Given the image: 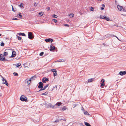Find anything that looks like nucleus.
<instances>
[{
	"label": "nucleus",
	"instance_id": "f257e3e1",
	"mask_svg": "<svg viewBox=\"0 0 126 126\" xmlns=\"http://www.w3.org/2000/svg\"><path fill=\"white\" fill-rule=\"evenodd\" d=\"M21 100L23 101H26L27 100V98L25 96L22 95L20 98Z\"/></svg>",
	"mask_w": 126,
	"mask_h": 126
},
{
	"label": "nucleus",
	"instance_id": "f03ea898",
	"mask_svg": "<svg viewBox=\"0 0 126 126\" xmlns=\"http://www.w3.org/2000/svg\"><path fill=\"white\" fill-rule=\"evenodd\" d=\"M28 33V38L30 39H33V37L32 36V32H29Z\"/></svg>",
	"mask_w": 126,
	"mask_h": 126
},
{
	"label": "nucleus",
	"instance_id": "7ed1b4c3",
	"mask_svg": "<svg viewBox=\"0 0 126 126\" xmlns=\"http://www.w3.org/2000/svg\"><path fill=\"white\" fill-rule=\"evenodd\" d=\"M0 60L1 61H7V60L5 59L4 57H3V56L2 54H0Z\"/></svg>",
	"mask_w": 126,
	"mask_h": 126
},
{
	"label": "nucleus",
	"instance_id": "20e7f679",
	"mask_svg": "<svg viewBox=\"0 0 126 126\" xmlns=\"http://www.w3.org/2000/svg\"><path fill=\"white\" fill-rule=\"evenodd\" d=\"M100 19H105L106 20L108 21L110 20V18L108 17H107L106 16H104L102 15L100 16Z\"/></svg>",
	"mask_w": 126,
	"mask_h": 126
},
{
	"label": "nucleus",
	"instance_id": "39448f33",
	"mask_svg": "<svg viewBox=\"0 0 126 126\" xmlns=\"http://www.w3.org/2000/svg\"><path fill=\"white\" fill-rule=\"evenodd\" d=\"M2 80L3 81H5V82H4L3 83V84H6L7 86H9L7 80L5 79H4L3 78L2 79Z\"/></svg>",
	"mask_w": 126,
	"mask_h": 126
},
{
	"label": "nucleus",
	"instance_id": "423d86ee",
	"mask_svg": "<svg viewBox=\"0 0 126 126\" xmlns=\"http://www.w3.org/2000/svg\"><path fill=\"white\" fill-rule=\"evenodd\" d=\"M51 70L52 72H53V76L54 77L55 76L57 75V71L55 69H51Z\"/></svg>",
	"mask_w": 126,
	"mask_h": 126
},
{
	"label": "nucleus",
	"instance_id": "0eeeda50",
	"mask_svg": "<svg viewBox=\"0 0 126 126\" xmlns=\"http://www.w3.org/2000/svg\"><path fill=\"white\" fill-rule=\"evenodd\" d=\"M50 47V48L49 49V50L50 51H54V50L55 48V46H53L52 44H51Z\"/></svg>",
	"mask_w": 126,
	"mask_h": 126
},
{
	"label": "nucleus",
	"instance_id": "6e6552de",
	"mask_svg": "<svg viewBox=\"0 0 126 126\" xmlns=\"http://www.w3.org/2000/svg\"><path fill=\"white\" fill-rule=\"evenodd\" d=\"M119 74L120 75L122 76L125 75L126 74V71H120L119 72Z\"/></svg>",
	"mask_w": 126,
	"mask_h": 126
},
{
	"label": "nucleus",
	"instance_id": "1a4fd4ad",
	"mask_svg": "<svg viewBox=\"0 0 126 126\" xmlns=\"http://www.w3.org/2000/svg\"><path fill=\"white\" fill-rule=\"evenodd\" d=\"M39 85L38 86V88H43V83L42 82H40L39 83Z\"/></svg>",
	"mask_w": 126,
	"mask_h": 126
},
{
	"label": "nucleus",
	"instance_id": "9d476101",
	"mask_svg": "<svg viewBox=\"0 0 126 126\" xmlns=\"http://www.w3.org/2000/svg\"><path fill=\"white\" fill-rule=\"evenodd\" d=\"M105 82V80L104 79H102L101 80V82L102 83H101V87H103L105 86V84L104 82Z\"/></svg>",
	"mask_w": 126,
	"mask_h": 126
},
{
	"label": "nucleus",
	"instance_id": "9b49d317",
	"mask_svg": "<svg viewBox=\"0 0 126 126\" xmlns=\"http://www.w3.org/2000/svg\"><path fill=\"white\" fill-rule=\"evenodd\" d=\"M16 55V52L15 51H12V54L11 56V57H14Z\"/></svg>",
	"mask_w": 126,
	"mask_h": 126
},
{
	"label": "nucleus",
	"instance_id": "f8f14e48",
	"mask_svg": "<svg viewBox=\"0 0 126 126\" xmlns=\"http://www.w3.org/2000/svg\"><path fill=\"white\" fill-rule=\"evenodd\" d=\"M42 81L44 83H45L46 81H48V79L47 78H43L42 80Z\"/></svg>",
	"mask_w": 126,
	"mask_h": 126
},
{
	"label": "nucleus",
	"instance_id": "ddd939ff",
	"mask_svg": "<svg viewBox=\"0 0 126 126\" xmlns=\"http://www.w3.org/2000/svg\"><path fill=\"white\" fill-rule=\"evenodd\" d=\"M117 7L119 11H121L123 8L120 5H118Z\"/></svg>",
	"mask_w": 126,
	"mask_h": 126
},
{
	"label": "nucleus",
	"instance_id": "4468645a",
	"mask_svg": "<svg viewBox=\"0 0 126 126\" xmlns=\"http://www.w3.org/2000/svg\"><path fill=\"white\" fill-rule=\"evenodd\" d=\"M36 78V76H34L32 77L31 78H30V79H31V80H35Z\"/></svg>",
	"mask_w": 126,
	"mask_h": 126
},
{
	"label": "nucleus",
	"instance_id": "2eb2a0df",
	"mask_svg": "<svg viewBox=\"0 0 126 126\" xmlns=\"http://www.w3.org/2000/svg\"><path fill=\"white\" fill-rule=\"evenodd\" d=\"M18 34L19 35H22L24 36H26L25 34L23 33L20 32L18 33Z\"/></svg>",
	"mask_w": 126,
	"mask_h": 126
},
{
	"label": "nucleus",
	"instance_id": "dca6fc26",
	"mask_svg": "<svg viewBox=\"0 0 126 126\" xmlns=\"http://www.w3.org/2000/svg\"><path fill=\"white\" fill-rule=\"evenodd\" d=\"M8 54V53L7 52H4L3 56V57L5 56L6 55H7Z\"/></svg>",
	"mask_w": 126,
	"mask_h": 126
},
{
	"label": "nucleus",
	"instance_id": "f3484780",
	"mask_svg": "<svg viewBox=\"0 0 126 126\" xmlns=\"http://www.w3.org/2000/svg\"><path fill=\"white\" fill-rule=\"evenodd\" d=\"M85 125L86 126H91L89 124L85 122H84Z\"/></svg>",
	"mask_w": 126,
	"mask_h": 126
},
{
	"label": "nucleus",
	"instance_id": "a211bd4d",
	"mask_svg": "<svg viewBox=\"0 0 126 126\" xmlns=\"http://www.w3.org/2000/svg\"><path fill=\"white\" fill-rule=\"evenodd\" d=\"M84 113V114H87V115H90L88 113V112H87L86 111L84 110L83 111Z\"/></svg>",
	"mask_w": 126,
	"mask_h": 126
},
{
	"label": "nucleus",
	"instance_id": "6ab92c4d",
	"mask_svg": "<svg viewBox=\"0 0 126 126\" xmlns=\"http://www.w3.org/2000/svg\"><path fill=\"white\" fill-rule=\"evenodd\" d=\"M50 38L48 39H46L45 40V41L46 42H50Z\"/></svg>",
	"mask_w": 126,
	"mask_h": 126
},
{
	"label": "nucleus",
	"instance_id": "aec40b11",
	"mask_svg": "<svg viewBox=\"0 0 126 126\" xmlns=\"http://www.w3.org/2000/svg\"><path fill=\"white\" fill-rule=\"evenodd\" d=\"M64 61L63 60L59 59L56 62H64Z\"/></svg>",
	"mask_w": 126,
	"mask_h": 126
},
{
	"label": "nucleus",
	"instance_id": "412c9836",
	"mask_svg": "<svg viewBox=\"0 0 126 126\" xmlns=\"http://www.w3.org/2000/svg\"><path fill=\"white\" fill-rule=\"evenodd\" d=\"M61 104V102H57L56 104H55L56 105H57L58 106H60Z\"/></svg>",
	"mask_w": 126,
	"mask_h": 126
},
{
	"label": "nucleus",
	"instance_id": "4be33fe9",
	"mask_svg": "<svg viewBox=\"0 0 126 126\" xmlns=\"http://www.w3.org/2000/svg\"><path fill=\"white\" fill-rule=\"evenodd\" d=\"M23 6V3H20V5H19V6L21 8H22Z\"/></svg>",
	"mask_w": 126,
	"mask_h": 126
},
{
	"label": "nucleus",
	"instance_id": "5701e85b",
	"mask_svg": "<svg viewBox=\"0 0 126 126\" xmlns=\"http://www.w3.org/2000/svg\"><path fill=\"white\" fill-rule=\"evenodd\" d=\"M48 85H49V84H47L45 86H44V88H43V89H44V90L45 89H46V88H47V87H48Z\"/></svg>",
	"mask_w": 126,
	"mask_h": 126
},
{
	"label": "nucleus",
	"instance_id": "b1692460",
	"mask_svg": "<svg viewBox=\"0 0 126 126\" xmlns=\"http://www.w3.org/2000/svg\"><path fill=\"white\" fill-rule=\"evenodd\" d=\"M51 104L50 103H49L47 105V108H50Z\"/></svg>",
	"mask_w": 126,
	"mask_h": 126
},
{
	"label": "nucleus",
	"instance_id": "393cba45",
	"mask_svg": "<svg viewBox=\"0 0 126 126\" xmlns=\"http://www.w3.org/2000/svg\"><path fill=\"white\" fill-rule=\"evenodd\" d=\"M21 65V63H18L16 64V66L17 67H19V66H20Z\"/></svg>",
	"mask_w": 126,
	"mask_h": 126
},
{
	"label": "nucleus",
	"instance_id": "a878e982",
	"mask_svg": "<svg viewBox=\"0 0 126 126\" xmlns=\"http://www.w3.org/2000/svg\"><path fill=\"white\" fill-rule=\"evenodd\" d=\"M88 82H92L93 81V79H88Z\"/></svg>",
	"mask_w": 126,
	"mask_h": 126
},
{
	"label": "nucleus",
	"instance_id": "bb28decb",
	"mask_svg": "<svg viewBox=\"0 0 126 126\" xmlns=\"http://www.w3.org/2000/svg\"><path fill=\"white\" fill-rule=\"evenodd\" d=\"M18 15H19V16L20 17V18H21L22 17V16L21 15V13L20 12L19 13Z\"/></svg>",
	"mask_w": 126,
	"mask_h": 126
},
{
	"label": "nucleus",
	"instance_id": "cd10ccee",
	"mask_svg": "<svg viewBox=\"0 0 126 126\" xmlns=\"http://www.w3.org/2000/svg\"><path fill=\"white\" fill-rule=\"evenodd\" d=\"M43 13L42 12H41L39 13V14L40 15V16H42V15H43Z\"/></svg>",
	"mask_w": 126,
	"mask_h": 126
},
{
	"label": "nucleus",
	"instance_id": "c85d7f7f",
	"mask_svg": "<svg viewBox=\"0 0 126 126\" xmlns=\"http://www.w3.org/2000/svg\"><path fill=\"white\" fill-rule=\"evenodd\" d=\"M34 122H39V119H38L37 120H36L35 119L34 120Z\"/></svg>",
	"mask_w": 126,
	"mask_h": 126
},
{
	"label": "nucleus",
	"instance_id": "c756f323",
	"mask_svg": "<svg viewBox=\"0 0 126 126\" xmlns=\"http://www.w3.org/2000/svg\"><path fill=\"white\" fill-rule=\"evenodd\" d=\"M17 39L19 40H21V38L20 36H17Z\"/></svg>",
	"mask_w": 126,
	"mask_h": 126
},
{
	"label": "nucleus",
	"instance_id": "7c9ffc66",
	"mask_svg": "<svg viewBox=\"0 0 126 126\" xmlns=\"http://www.w3.org/2000/svg\"><path fill=\"white\" fill-rule=\"evenodd\" d=\"M31 79H30L29 80H28L27 81V82L28 84H30V81H31Z\"/></svg>",
	"mask_w": 126,
	"mask_h": 126
},
{
	"label": "nucleus",
	"instance_id": "2f4dec72",
	"mask_svg": "<svg viewBox=\"0 0 126 126\" xmlns=\"http://www.w3.org/2000/svg\"><path fill=\"white\" fill-rule=\"evenodd\" d=\"M13 74L15 76H18V75L17 73L15 72H14L13 73Z\"/></svg>",
	"mask_w": 126,
	"mask_h": 126
},
{
	"label": "nucleus",
	"instance_id": "473e14b6",
	"mask_svg": "<svg viewBox=\"0 0 126 126\" xmlns=\"http://www.w3.org/2000/svg\"><path fill=\"white\" fill-rule=\"evenodd\" d=\"M44 53V52H42L40 53V54H39V55L40 56H42L43 55Z\"/></svg>",
	"mask_w": 126,
	"mask_h": 126
},
{
	"label": "nucleus",
	"instance_id": "72a5a7b5",
	"mask_svg": "<svg viewBox=\"0 0 126 126\" xmlns=\"http://www.w3.org/2000/svg\"><path fill=\"white\" fill-rule=\"evenodd\" d=\"M56 105H51V106L50 107V108H55V106Z\"/></svg>",
	"mask_w": 126,
	"mask_h": 126
},
{
	"label": "nucleus",
	"instance_id": "f704fd0d",
	"mask_svg": "<svg viewBox=\"0 0 126 126\" xmlns=\"http://www.w3.org/2000/svg\"><path fill=\"white\" fill-rule=\"evenodd\" d=\"M53 17L55 18H56L57 17V16L55 15L54 14L53 15Z\"/></svg>",
	"mask_w": 126,
	"mask_h": 126
},
{
	"label": "nucleus",
	"instance_id": "c9c22d12",
	"mask_svg": "<svg viewBox=\"0 0 126 126\" xmlns=\"http://www.w3.org/2000/svg\"><path fill=\"white\" fill-rule=\"evenodd\" d=\"M4 44L3 43V42H2L1 44H0V46H4Z\"/></svg>",
	"mask_w": 126,
	"mask_h": 126
},
{
	"label": "nucleus",
	"instance_id": "e433bc0d",
	"mask_svg": "<svg viewBox=\"0 0 126 126\" xmlns=\"http://www.w3.org/2000/svg\"><path fill=\"white\" fill-rule=\"evenodd\" d=\"M52 20L55 23H56L57 22V21L55 19H53Z\"/></svg>",
	"mask_w": 126,
	"mask_h": 126
},
{
	"label": "nucleus",
	"instance_id": "4c0bfd02",
	"mask_svg": "<svg viewBox=\"0 0 126 126\" xmlns=\"http://www.w3.org/2000/svg\"><path fill=\"white\" fill-rule=\"evenodd\" d=\"M38 4V3L36 2H35L34 3V5L35 6H37Z\"/></svg>",
	"mask_w": 126,
	"mask_h": 126
},
{
	"label": "nucleus",
	"instance_id": "58836bf2",
	"mask_svg": "<svg viewBox=\"0 0 126 126\" xmlns=\"http://www.w3.org/2000/svg\"><path fill=\"white\" fill-rule=\"evenodd\" d=\"M91 11H94V9L93 7H91Z\"/></svg>",
	"mask_w": 126,
	"mask_h": 126
},
{
	"label": "nucleus",
	"instance_id": "ea45409f",
	"mask_svg": "<svg viewBox=\"0 0 126 126\" xmlns=\"http://www.w3.org/2000/svg\"><path fill=\"white\" fill-rule=\"evenodd\" d=\"M18 19L16 18H12V20H17Z\"/></svg>",
	"mask_w": 126,
	"mask_h": 126
},
{
	"label": "nucleus",
	"instance_id": "a19ab883",
	"mask_svg": "<svg viewBox=\"0 0 126 126\" xmlns=\"http://www.w3.org/2000/svg\"><path fill=\"white\" fill-rule=\"evenodd\" d=\"M59 120H57L55 121L54 122H58L59 121Z\"/></svg>",
	"mask_w": 126,
	"mask_h": 126
},
{
	"label": "nucleus",
	"instance_id": "79ce46f5",
	"mask_svg": "<svg viewBox=\"0 0 126 126\" xmlns=\"http://www.w3.org/2000/svg\"><path fill=\"white\" fill-rule=\"evenodd\" d=\"M50 42H51V43H52L53 42V39H51V38H50Z\"/></svg>",
	"mask_w": 126,
	"mask_h": 126
},
{
	"label": "nucleus",
	"instance_id": "37998d69",
	"mask_svg": "<svg viewBox=\"0 0 126 126\" xmlns=\"http://www.w3.org/2000/svg\"><path fill=\"white\" fill-rule=\"evenodd\" d=\"M34 9L33 8H31V9L30 10V11H34Z\"/></svg>",
	"mask_w": 126,
	"mask_h": 126
},
{
	"label": "nucleus",
	"instance_id": "c03bdc74",
	"mask_svg": "<svg viewBox=\"0 0 126 126\" xmlns=\"http://www.w3.org/2000/svg\"><path fill=\"white\" fill-rule=\"evenodd\" d=\"M47 11H49L50 10V8L49 7H48L47 8Z\"/></svg>",
	"mask_w": 126,
	"mask_h": 126
},
{
	"label": "nucleus",
	"instance_id": "a18cd8bd",
	"mask_svg": "<svg viewBox=\"0 0 126 126\" xmlns=\"http://www.w3.org/2000/svg\"><path fill=\"white\" fill-rule=\"evenodd\" d=\"M44 90V89H43V88H41V89L39 90L38 91V92L42 90Z\"/></svg>",
	"mask_w": 126,
	"mask_h": 126
},
{
	"label": "nucleus",
	"instance_id": "49530a36",
	"mask_svg": "<svg viewBox=\"0 0 126 126\" xmlns=\"http://www.w3.org/2000/svg\"><path fill=\"white\" fill-rule=\"evenodd\" d=\"M27 64H25V63L24 64V66L25 67H27V66L26 65Z\"/></svg>",
	"mask_w": 126,
	"mask_h": 126
},
{
	"label": "nucleus",
	"instance_id": "de8ad7c7",
	"mask_svg": "<svg viewBox=\"0 0 126 126\" xmlns=\"http://www.w3.org/2000/svg\"><path fill=\"white\" fill-rule=\"evenodd\" d=\"M64 25L65 26H66L67 27H69V26L67 24H64Z\"/></svg>",
	"mask_w": 126,
	"mask_h": 126
},
{
	"label": "nucleus",
	"instance_id": "09e8293b",
	"mask_svg": "<svg viewBox=\"0 0 126 126\" xmlns=\"http://www.w3.org/2000/svg\"><path fill=\"white\" fill-rule=\"evenodd\" d=\"M45 93V95H47L48 94V92H46L45 93Z\"/></svg>",
	"mask_w": 126,
	"mask_h": 126
},
{
	"label": "nucleus",
	"instance_id": "8fccbe9b",
	"mask_svg": "<svg viewBox=\"0 0 126 126\" xmlns=\"http://www.w3.org/2000/svg\"><path fill=\"white\" fill-rule=\"evenodd\" d=\"M101 10H103L104 9V8L103 7H101Z\"/></svg>",
	"mask_w": 126,
	"mask_h": 126
},
{
	"label": "nucleus",
	"instance_id": "3c124183",
	"mask_svg": "<svg viewBox=\"0 0 126 126\" xmlns=\"http://www.w3.org/2000/svg\"><path fill=\"white\" fill-rule=\"evenodd\" d=\"M57 87V86H55L54 87H53V89H54L55 88H56V89Z\"/></svg>",
	"mask_w": 126,
	"mask_h": 126
},
{
	"label": "nucleus",
	"instance_id": "603ef678",
	"mask_svg": "<svg viewBox=\"0 0 126 126\" xmlns=\"http://www.w3.org/2000/svg\"><path fill=\"white\" fill-rule=\"evenodd\" d=\"M12 11H14V12H15V11L14 10V8H13V6H12Z\"/></svg>",
	"mask_w": 126,
	"mask_h": 126
},
{
	"label": "nucleus",
	"instance_id": "864d4df0",
	"mask_svg": "<svg viewBox=\"0 0 126 126\" xmlns=\"http://www.w3.org/2000/svg\"><path fill=\"white\" fill-rule=\"evenodd\" d=\"M65 108H63L62 109V110H65Z\"/></svg>",
	"mask_w": 126,
	"mask_h": 126
},
{
	"label": "nucleus",
	"instance_id": "5fc2aeb1",
	"mask_svg": "<svg viewBox=\"0 0 126 126\" xmlns=\"http://www.w3.org/2000/svg\"><path fill=\"white\" fill-rule=\"evenodd\" d=\"M71 16H72V17H73L74 16V14H71Z\"/></svg>",
	"mask_w": 126,
	"mask_h": 126
},
{
	"label": "nucleus",
	"instance_id": "6e6d98bb",
	"mask_svg": "<svg viewBox=\"0 0 126 126\" xmlns=\"http://www.w3.org/2000/svg\"><path fill=\"white\" fill-rule=\"evenodd\" d=\"M41 95H45V93H42V94H41Z\"/></svg>",
	"mask_w": 126,
	"mask_h": 126
},
{
	"label": "nucleus",
	"instance_id": "4d7b16f0",
	"mask_svg": "<svg viewBox=\"0 0 126 126\" xmlns=\"http://www.w3.org/2000/svg\"><path fill=\"white\" fill-rule=\"evenodd\" d=\"M103 6H105V5L104 4H103L102 5Z\"/></svg>",
	"mask_w": 126,
	"mask_h": 126
},
{
	"label": "nucleus",
	"instance_id": "13d9d810",
	"mask_svg": "<svg viewBox=\"0 0 126 126\" xmlns=\"http://www.w3.org/2000/svg\"><path fill=\"white\" fill-rule=\"evenodd\" d=\"M115 36V37H116L117 38V39L118 40H120L119 39H118V37H117L116 36Z\"/></svg>",
	"mask_w": 126,
	"mask_h": 126
},
{
	"label": "nucleus",
	"instance_id": "bf43d9fd",
	"mask_svg": "<svg viewBox=\"0 0 126 126\" xmlns=\"http://www.w3.org/2000/svg\"><path fill=\"white\" fill-rule=\"evenodd\" d=\"M48 53H47V54H45V55H48Z\"/></svg>",
	"mask_w": 126,
	"mask_h": 126
},
{
	"label": "nucleus",
	"instance_id": "052dcab7",
	"mask_svg": "<svg viewBox=\"0 0 126 126\" xmlns=\"http://www.w3.org/2000/svg\"><path fill=\"white\" fill-rule=\"evenodd\" d=\"M1 34L0 33V36H1Z\"/></svg>",
	"mask_w": 126,
	"mask_h": 126
},
{
	"label": "nucleus",
	"instance_id": "680f3d73",
	"mask_svg": "<svg viewBox=\"0 0 126 126\" xmlns=\"http://www.w3.org/2000/svg\"><path fill=\"white\" fill-rule=\"evenodd\" d=\"M69 15L70 16V15H71V14H70Z\"/></svg>",
	"mask_w": 126,
	"mask_h": 126
},
{
	"label": "nucleus",
	"instance_id": "e2e57ef3",
	"mask_svg": "<svg viewBox=\"0 0 126 126\" xmlns=\"http://www.w3.org/2000/svg\"><path fill=\"white\" fill-rule=\"evenodd\" d=\"M76 105H75V106H74V107H73V108H74L75 107H76Z\"/></svg>",
	"mask_w": 126,
	"mask_h": 126
},
{
	"label": "nucleus",
	"instance_id": "0e129e2a",
	"mask_svg": "<svg viewBox=\"0 0 126 126\" xmlns=\"http://www.w3.org/2000/svg\"><path fill=\"white\" fill-rule=\"evenodd\" d=\"M100 1H101L102 0H100Z\"/></svg>",
	"mask_w": 126,
	"mask_h": 126
}]
</instances>
